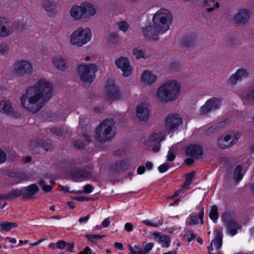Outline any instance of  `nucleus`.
<instances>
[{"label": "nucleus", "instance_id": "40", "mask_svg": "<svg viewBox=\"0 0 254 254\" xmlns=\"http://www.w3.org/2000/svg\"><path fill=\"white\" fill-rule=\"evenodd\" d=\"M209 216L210 218L214 222H216L218 218V208L216 206L213 205L211 207Z\"/></svg>", "mask_w": 254, "mask_h": 254}, {"label": "nucleus", "instance_id": "13", "mask_svg": "<svg viewBox=\"0 0 254 254\" xmlns=\"http://www.w3.org/2000/svg\"><path fill=\"white\" fill-rule=\"evenodd\" d=\"M115 64L122 71L123 76L128 77L132 74L133 68L128 58L120 57L116 60Z\"/></svg>", "mask_w": 254, "mask_h": 254}, {"label": "nucleus", "instance_id": "1", "mask_svg": "<svg viewBox=\"0 0 254 254\" xmlns=\"http://www.w3.org/2000/svg\"><path fill=\"white\" fill-rule=\"evenodd\" d=\"M54 93L52 83L46 78H40L26 88L19 98L20 104L25 110L35 113L51 99Z\"/></svg>", "mask_w": 254, "mask_h": 254}, {"label": "nucleus", "instance_id": "59", "mask_svg": "<svg viewBox=\"0 0 254 254\" xmlns=\"http://www.w3.org/2000/svg\"><path fill=\"white\" fill-rule=\"evenodd\" d=\"M125 229L127 232H131L133 229L132 225L130 223H127L125 225Z\"/></svg>", "mask_w": 254, "mask_h": 254}, {"label": "nucleus", "instance_id": "41", "mask_svg": "<svg viewBox=\"0 0 254 254\" xmlns=\"http://www.w3.org/2000/svg\"><path fill=\"white\" fill-rule=\"evenodd\" d=\"M242 168L240 165H238L235 168L233 176L235 181H239L242 179Z\"/></svg>", "mask_w": 254, "mask_h": 254}, {"label": "nucleus", "instance_id": "42", "mask_svg": "<svg viewBox=\"0 0 254 254\" xmlns=\"http://www.w3.org/2000/svg\"><path fill=\"white\" fill-rule=\"evenodd\" d=\"M194 174L195 173L192 172L186 175V180L184 185V188H187L189 187L194 177Z\"/></svg>", "mask_w": 254, "mask_h": 254}, {"label": "nucleus", "instance_id": "43", "mask_svg": "<svg viewBox=\"0 0 254 254\" xmlns=\"http://www.w3.org/2000/svg\"><path fill=\"white\" fill-rule=\"evenodd\" d=\"M86 237L89 241L93 243H96L98 240L102 239L103 236L100 235H87Z\"/></svg>", "mask_w": 254, "mask_h": 254}, {"label": "nucleus", "instance_id": "19", "mask_svg": "<svg viewBox=\"0 0 254 254\" xmlns=\"http://www.w3.org/2000/svg\"><path fill=\"white\" fill-rule=\"evenodd\" d=\"M52 63L53 66L58 70L64 71L68 68L66 60L60 55H56L52 58Z\"/></svg>", "mask_w": 254, "mask_h": 254}, {"label": "nucleus", "instance_id": "4", "mask_svg": "<svg viewBox=\"0 0 254 254\" xmlns=\"http://www.w3.org/2000/svg\"><path fill=\"white\" fill-rule=\"evenodd\" d=\"M116 134L115 121L112 119H108L101 122L96 127L94 137L100 142L111 140Z\"/></svg>", "mask_w": 254, "mask_h": 254}, {"label": "nucleus", "instance_id": "54", "mask_svg": "<svg viewBox=\"0 0 254 254\" xmlns=\"http://www.w3.org/2000/svg\"><path fill=\"white\" fill-rule=\"evenodd\" d=\"M67 243L63 241H59L57 243V247L59 249L62 250L66 247Z\"/></svg>", "mask_w": 254, "mask_h": 254}, {"label": "nucleus", "instance_id": "21", "mask_svg": "<svg viewBox=\"0 0 254 254\" xmlns=\"http://www.w3.org/2000/svg\"><path fill=\"white\" fill-rule=\"evenodd\" d=\"M154 247L153 243H147L144 248L142 249L138 245H135L132 247L131 245H129L128 247L129 249V254H149V252L152 250Z\"/></svg>", "mask_w": 254, "mask_h": 254}, {"label": "nucleus", "instance_id": "46", "mask_svg": "<svg viewBox=\"0 0 254 254\" xmlns=\"http://www.w3.org/2000/svg\"><path fill=\"white\" fill-rule=\"evenodd\" d=\"M9 51L8 46L3 43H0V55H4L8 53Z\"/></svg>", "mask_w": 254, "mask_h": 254}, {"label": "nucleus", "instance_id": "53", "mask_svg": "<svg viewBox=\"0 0 254 254\" xmlns=\"http://www.w3.org/2000/svg\"><path fill=\"white\" fill-rule=\"evenodd\" d=\"M185 237L188 241H190L194 239L195 237V235L192 232H188L186 235Z\"/></svg>", "mask_w": 254, "mask_h": 254}, {"label": "nucleus", "instance_id": "22", "mask_svg": "<svg viewBox=\"0 0 254 254\" xmlns=\"http://www.w3.org/2000/svg\"><path fill=\"white\" fill-rule=\"evenodd\" d=\"M13 29L5 17H0V36L5 37L13 32Z\"/></svg>", "mask_w": 254, "mask_h": 254}, {"label": "nucleus", "instance_id": "47", "mask_svg": "<svg viewBox=\"0 0 254 254\" xmlns=\"http://www.w3.org/2000/svg\"><path fill=\"white\" fill-rule=\"evenodd\" d=\"M91 172L88 171L81 170L79 171L77 175V177L88 178L91 176Z\"/></svg>", "mask_w": 254, "mask_h": 254}, {"label": "nucleus", "instance_id": "24", "mask_svg": "<svg viewBox=\"0 0 254 254\" xmlns=\"http://www.w3.org/2000/svg\"><path fill=\"white\" fill-rule=\"evenodd\" d=\"M222 245V235L221 229L215 230V238L211 241L210 246L208 248L214 249L218 251L221 247Z\"/></svg>", "mask_w": 254, "mask_h": 254}, {"label": "nucleus", "instance_id": "30", "mask_svg": "<svg viewBox=\"0 0 254 254\" xmlns=\"http://www.w3.org/2000/svg\"><path fill=\"white\" fill-rule=\"evenodd\" d=\"M225 134L227 138H228V140L230 141L231 147L238 143L239 138L241 136V133L238 131H231Z\"/></svg>", "mask_w": 254, "mask_h": 254}, {"label": "nucleus", "instance_id": "60", "mask_svg": "<svg viewBox=\"0 0 254 254\" xmlns=\"http://www.w3.org/2000/svg\"><path fill=\"white\" fill-rule=\"evenodd\" d=\"M74 147L77 149H82L84 147L83 143L80 141H76L74 143Z\"/></svg>", "mask_w": 254, "mask_h": 254}, {"label": "nucleus", "instance_id": "61", "mask_svg": "<svg viewBox=\"0 0 254 254\" xmlns=\"http://www.w3.org/2000/svg\"><path fill=\"white\" fill-rule=\"evenodd\" d=\"M203 215L204 211L203 209H201L198 213V218L200 220L201 224H203Z\"/></svg>", "mask_w": 254, "mask_h": 254}, {"label": "nucleus", "instance_id": "58", "mask_svg": "<svg viewBox=\"0 0 254 254\" xmlns=\"http://www.w3.org/2000/svg\"><path fill=\"white\" fill-rule=\"evenodd\" d=\"M72 199L78 200V201H87L89 200V198L84 196H75L72 197Z\"/></svg>", "mask_w": 254, "mask_h": 254}, {"label": "nucleus", "instance_id": "63", "mask_svg": "<svg viewBox=\"0 0 254 254\" xmlns=\"http://www.w3.org/2000/svg\"><path fill=\"white\" fill-rule=\"evenodd\" d=\"M145 172V167L143 166L138 167L137 169V173L139 175L142 174Z\"/></svg>", "mask_w": 254, "mask_h": 254}, {"label": "nucleus", "instance_id": "51", "mask_svg": "<svg viewBox=\"0 0 254 254\" xmlns=\"http://www.w3.org/2000/svg\"><path fill=\"white\" fill-rule=\"evenodd\" d=\"M170 166V164L169 163H165L158 167V170L160 172L164 173L168 170Z\"/></svg>", "mask_w": 254, "mask_h": 254}, {"label": "nucleus", "instance_id": "62", "mask_svg": "<svg viewBox=\"0 0 254 254\" xmlns=\"http://www.w3.org/2000/svg\"><path fill=\"white\" fill-rule=\"evenodd\" d=\"M208 250L209 254H221V252L219 250L215 251L214 249H212L211 248H208Z\"/></svg>", "mask_w": 254, "mask_h": 254}, {"label": "nucleus", "instance_id": "56", "mask_svg": "<svg viewBox=\"0 0 254 254\" xmlns=\"http://www.w3.org/2000/svg\"><path fill=\"white\" fill-rule=\"evenodd\" d=\"M110 224V220L109 218L105 219L102 222V226L104 228L108 227Z\"/></svg>", "mask_w": 254, "mask_h": 254}, {"label": "nucleus", "instance_id": "31", "mask_svg": "<svg viewBox=\"0 0 254 254\" xmlns=\"http://www.w3.org/2000/svg\"><path fill=\"white\" fill-rule=\"evenodd\" d=\"M216 144L217 147L222 149L231 147L230 141H229L228 138H227L225 133L221 135L217 138Z\"/></svg>", "mask_w": 254, "mask_h": 254}, {"label": "nucleus", "instance_id": "57", "mask_svg": "<svg viewBox=\"0 0 254 254\" xmlns=\"http://www.w3.org/2000/svg\"><path fill=\"white\" fill-rule=\"evenodd\" d=\"M89 218L90 215H87L86 216L80 218L78 220V221L80 223H87Z\"/></svg>", "mask_w": 254, "mask_h": 254}, {"label": "nucleus", "instance_id": "45", "mask_svg": "<svg viewBox=\"0 0 254 254\" xmlns=\"http://www.w3.org/2000/svg\"><path fill=\"white\" fill-rule=\"evenodd\" d=\"M175 152L176 149L174 147H171L170 148L167 155V158L168 161H172L174 160L175 158Z\"/></svg>", "mask_w": 254, "mask_h": 254}, {"label": "nucleus", "instance_id": "12", "mask_svg": "<svg viewBox=\"0 0 254 254\" xmlns=\"http://www.w3.org/2000/svg\"><path fill=\"white\" fill-rule=\"evenodd\" d=\"M106 94L107 97L111 99H125L129 95V91H122L120 92L114 83H108L106 86Z\"/></svg>", "mask_w": 254, "mask_h": 254}, {"label": "nucleus", "instance_id": "17", "mask_svg": "<svg viewBox=\"0 0 254 254\" xmlns=\"http://www.w3.org/2000/svg\"><path fill=\"white\" fill-rule=\"evenodd\" d=\"M223 219L225 225L227 228L228 232L232 236L235 235L237 233V229L239 228L235 219L231 217L229 213L224 214L223 216Z\"/></svg>", "mask_w": 254, "mask_h": 254}, {"label": "nucleus", "instance_id": "36", "mask_svg": "<svg viewBox=\"0 0 254 254\" xmlns=\"http://www.w3.org/2000/svg\"><path fill=\"white\" fill-rule=\"evenodd\" d=\"M0 226L2 231L8 232L16 228L17 224L12 222H0Z\"/></svg>", "mask_w": 254, "mask_h": 254}, {"label": "nucleus", "instance_id": "18", "mask_svg": "<svg viewBox=\"0 0 254 254\" xmlns=\"http://www.w3.org/2000/svg\"><path fill=\"white\" fill-rule=\"evenodd\" d=\"M144 36L149 40H155L158 38L160 34H162V31L158 30L155 25H148L142 29Z\"/></svg>", "mask_w": 254, "mask_h": 254}, {"label": "nucleus", "instance_id": "33", "mask_svg": "<svg viewBox=\"0 0 254 254\" xmlns=\"http://www.w3.org/2000/svg\"><path fill=\"white\" fill-rule=\"evenodd\" d=\"M165 133L160 130H155L150 135V139L157 143H160L166 138Z\"/></svg>", "mask_w": 254, "mask_h": 254}, {"label": "nucleus", "instance_id": "9", "mask_svg": "<svg viewBox=\"0 0 254 254\" xmlns=\"http://www.w3.org/2000/svg\"><path fill=\"white\" fill-rule=\"evenodd\" d=\"M13 72L17 75H30L34 72V67L31 62L20 60L15 62L13 66Z\"/></svg>", "mask_w": 254, "mask_h": 254}, {"label": "nucleus", "instance_id": "29", "mask_svg": "<svg viewBox=\"0 0 254 254\" xmlns=\"http://www.w3.org/2000/svg\"><path fill=\"white\" fill-rule=\"evenodd\" d=\"M21 195H23L22 189H13L6 194H0V200L13 199Z\"/></svg>", "mask_w": 254, "mask_h": 254}, {"label": "nucleus", "instance_id": "23", "mask_svg": "<svg viewBox=\"0 0 254 254\" xmlns=\"http://www.w3.org/2000/svg\"><path fill=\"white\" fill-rule=\"evenodd\" d=\"M157 80V76L149 70H145L141 75L140 81L145 85H151Z\"/></svg>", "mask_w": 254, "mask_h": 254}, {"label": "nucleus", "instance_id": "10", "mask_svg": "<svg viewBox=\"0 0 254 254\" xmlns=\"http://www.w3.org/2000/svg\"><path fill=\"white\" fill-rule=\"evenodd\" d=\"M135 117L142 123L148 122L151 118V109L147 101H142L136 105L135 109Z\"/></svg>", "mask_w": 254, "mask_h": 254}, {"label": "nucleus", "instance_id": "2", "mask_svg": "<svg viewBox=\"0 0 254 254\" xmlns=\"http://www.w3.org/2000/svg\"><path fill=\"white\" fill-rule=\"evenodd\" d=\"M181 93V84L174 79L164 81L156 88L154 98L160 104H166L176 101Z\"/></svg>", "mask_w": 254, "mask_h": 254}, {"label": "nucleus", "instance_id": "27", "mask_svg": "<svg viewBox=\"0 0 254 254\" xmlns=\"http://www.w3.org/2000/svg\"><path fill=\"white\" fill-rule=\"evenodd\" d=\"M107 43L112 47H117L120 44L119 35L116 32H109L106 38Z\"/></svg>", "mask_w": 254, "mask_h": 254}, {"label": "nucleus", "instance_id": "39", "mask_svg": "<svg viewBox=\"0 0 254 254\" xmlns=\"http://www.w3.org/2000/svg\"><path fill=\"white\" fill-rule=\"evenodd\" d=\"M142 222L146 226L153 227H158L162 225L163 223L162 219L159 220L158 221H154L153 220L146 219L143 220Z\"/></svg>", "mask_w": 254, "mask_h": 254}, {"label": "nucleus", "instance_id": "64", "mask_svg": "<svg viewBox=\"0 0 254 254\" xmlns=\"http://www.w3.org/2000/svg\"><path fill=\"white\" fill-rule=\"evenodd\" d=\"M81 254H95L92 253L90 249L89 248L86 247L84 249V251L82 253H81Z\"/></svg>", "mask_w": 254, "mask_h": 254}, {"label": "nucleus", "instance_id": "28", "mask_svg": "<svg viewBox=\"0 0 254 254\" xmlns=\"http://www.w3.org/2000/svg\"><path fill=\"white\" fill-rule=\"evenodd\" d=\"M39 190L38 187L35 184L31 185L28 187L22 188L23 197L24 198H31Z\"/></svg>", "mask_w": 254, "mask_h": 254}, {"label": "nucleus", "instance_id": "8", "mask_svg": "<svg viewBox=\"0 0 254 254\" xmlns=\"http://www.w3.org/2000/svg\"><path fill=\"white\" fill-rule=\"evenodd\" d=\"M183 124V119L181 115L177 113L168 114L164 118L163 127L168 133H173L178 130Z\"/></svg>", "mask_w": 254, "mask_h": 254}, {"label": "nucleus", "instance_id": "7", "mask_svg": "<svg viewBox=\"0 0 254 254\" xmlns=\"http://www.w3.org/2000/svg\"><path fill=\"white\" fill-rule=\"evenodd\" d=\"M98 70V65L93 63L81 62L77 67V75L84 83H92L95 78Z\"/></svg>", "mask_w": 254, "mask_h": 254}, {"label": "nucleus", "instance_id": "55", "mask_svg": "<svg viewBox=\"0 0 254 254\" xmlns=\"http://www.w3.org/2000/svg\"><path fill=\"white\" fill-rule=\"evenodd\" d=\"M6 154L2 150L0 149V163H2L6 159Z\"/></svg>", "mask_w": 254, "mask_h": 254}, {"label": "nucleus", "instance_id": "37", "mask_svg": "<svg viewBox=\"0 0 254 254\" xmlns=\"http://www.w3.org/2000/svg\"><path fill=\"white\" fill-rule=\"evenodd\" d=\"M116 25L118 29L123 32H126L128 31L129 25L128 23L125 20H121L117 22Z\"/></svg>", "mask_w": 254, "mask_h": 254}, {"label": "nucleus", "instance_id": "6", "mask_svg": "<svg viewBox=\"0 0 254 254\" xmlns=\"http://www.w3.org/2000/svg\"><path fill=\"white\" fill-rule=\"evenodd\" d=\"M92 32L86 27L80 26L75 29L69 36V42L72 46L81 47L91 40Z\"/></svg>", "mask_w": 254, "mask_h": 254}, {"label": "nucleus", "instance_id": "11", "mask_svg": "<svg viewBox=\"0 0 254 254\" xmlns=\"http://www.w3.org/2000/svg\"><path fill=\"white\" fill-rule=\"evenodd\" d=\"M222 100L220 98L213 97L206 101L200 110L201 115H206L211 111L219 109L222 105Z\"/></svg>", "mask_w": 254, "mask_h": 254}, {"label": "nucleus", "instance_id": "14", "mask_svg": "<svg viewBox=\"0 0 254 254\" xmlns=\"http://www.w3.org/2000/svg\"><path fill=\"white\" fill-rule=\"evenodd\" d=\"M249 76V73L246 69L240 68L231 75L227 80V82L229 85L234 86L237 84L238 81H241Z\"/></svg>", "mask_w": 254, "mask_h": 254}, {"label": "nucleus", "instance_id": "34", "mask_svg": "<svg viewBox=\"0 0 254 254\" xmlns=\"http://www.w3.org/2000/svg\"><path fill=\"white\" fill-rule=\"evenodd\" d=\"M202 4L208 12H212L219 7V4L216 0H203Z\"/></svg>", "mask_w": 254, "mask_h": 254}, {"label": "nucleus", "instance_id": "15", "mask_svg": "<svg viewBox=\"0 0 254 254\" xmlns=\"http://www.w3.org/2000/svg\"><path fill=\"white\" fill-rule=\"evenodd\" d=\"M251 12L246 8H242L238 10L233 18L235 23L239 25L246 24L250 19Z\"/></svg>", "mask_w": 254, "mask_h": 254}, {"label": "nucleus", "instance_id": "49", "mask_svg": "<svg viewBox=\"0 0 254 254\" xmlns=\"http://www.w3.org/2000/svg\"><path fill=\"white\" fill-rule=\"evenodd\" d=\"M198 223V218L196 215H191L190 216L188 224L190 225L193 226Z\"/></svg>", "mask_w": 254, "mask_h": 254}, {"label": "nucleus", "instance_id": "26", "mask_svg": "<svg viewBox=\"0 0 254 254\" xmlns=\"http://www.w3.org/2000/svg\"><path fill=\"white\" fill-rule=\"evenodd\" d=\"M153 239L157 240L163 248H168L170 245V238L165 235L155 232L153 234Z\"/></svg>", "mask_w": 254, "mask_h": 254}, {"label": "nucleus", "instance_id": "5", "mask_svg": "<svg viewBox=\"0 0 254 254\" xmlns=\"http://www.w3.org/2000/svg\"><path fill=\"white\" fill-rule=\"evenodd\" d=\"M173 21L171 12L167 9L161 8L158 10L152 17V22L157 28L165 33L170 27Z\"/></svg>", "mask_w": 254, "mask_h": 254}, {"label": "nucleus", "instance_id": "44", "mask_svg": "<svg viewBox=\"0 0 254 254\" xmlns=\"http://www.w3.org/2000/svg\"><path fill=\"white\" fill-rule=\"evenodd\" d=\"M27 25V20L26 19H21L19 20L16 23V27L19 29L22 30Z\"/></svg>", "mask_w": 254, "mask_h": 254}, {"label": "nucleus", "instance_id": "32", "mask_svg": "<svg viewBox=\"0 0 254 254\" xmlns=\"http://www.w3.org/2000/svg\"><path fill=\"white\" fill-rule=\"evenodd\" d=\"M241 97L245 102H252L254 101V86L243 92Z\"/></svg>", "mask_w": 254, "mask_h": 254}, {"label": "nucleus", "instance_id": "38", "mask_svg": "<svg viewBox=\"0 0 254 254\" xmlns=\"http://www.w3.org/2000/svg\"><path fill=\"white\" fill-rule=\"evenodd\" d=\"M129 165V163L126 160H121L117 162L114 166V169L116 170H123L127 168Z\"/></svg>", "mask_w": 254, "mask_h": 254}, {"label": "nucleus", "instance_id": "20", "mask_svg": "<svg viewBox=\"0 0 254 254\" xmlns=\"http://www.w3.org/2000/svg\"><path fill=\"white\" fill-rule=\"evenodd\" d=\"M0 112L10 117H15L16 111L12 103L8 100L0 102Z\"/></svg>", "mask_w": 254, "mask_h": 254}, {"label": "nucleus", "instance_id": "16", "mask_svg": "<svg viewBox=\"0 0 254 254\" xmlns=\"http://www.w3.org/2000/svg\"><path fill=\"white\" fill-rule=\"evenodd\" d=\"M58 1L55 0H42L41 7L45 10L49 16L56 15L58 13L57 7Z\"/></svg>", "mask_w": 254, "mask_h": 254}, {"label": "nucleus", "instance_id": "52", "mask_svg": "<svg viewBox=\"0 0 254 254\" xmlns=\"http://www.w3.org/2000/svg\"><path fill=\"white\" fill-rule=\"evenodd\" d=\"M93 190V187L91 185L87 184L84 186L83 188V192L88 194L91 193Z\"/></svg>", "mask_w": 254, "mask_h": 254}, {"label": "nucleus", "instance_id": "3", "mask_svg": "<svg viewBox=\"0 0 254 254\" xmlns=\"http://www.w3.org/2000/svg\"><path fill=\"white\" fill-rule=\"evenodd\" d=\"M96 9L92 2L84 1L72 6L69 14L74 21H88L96 15Z\"/></svg>", "mask_w": 254, "mask_h": 254}, {"label": "nucleus", "instance_id": "48", "mask_svg": "<svg viewBox=\"0 0 254 254\" xmlns=\"http://www.w3.org/2000/svg\"><path fill=\"white\" fill-rule=\"evenodd\" d=\"M39 185L42 187V190L45 192H49L52 189V187L50 185H45V182L43 180H40L39 182Z\"/></svg>", "mask_w": 254, "mask_h": 254}, {"label": "nucleus", "instance_id": "35", "mask_svg": "<svg viewBox=\"0 0 254 254\" xmlns=\"http://www.w3.org/2000/svg\"><path fill=\"white\" fill-rule=\"evenodd\" d=\"M132 54L137 60L141 59H148L150 57L149 53H147L144 50L139 48H134L132 50Z\"/></svg>", "mask_w": 254, "mask_h": 254}, {"label": "nucleus", "instance_id": "25", "mask_svg": "<svg viewBox=\"0 0 254 254\" xmlns=\"http://www.w3.org/2000/svg\"><path fill=\"white\" fill-rule=\"evenodd\" d=\"M186 153L188 155L197 158L202 155L203 150L198 145L191 144L187 148Z\"/></svg>", "mask_w": 254, "mask_h": 254}, {"label": "nucleus", "instance_id": "50", "mask_svg": "<svg viewBox=\"0 0 254 254\" xmlns=\"http://www.w3.org/2000/svg\"><path fill=\"white\" fill-rule=\"evenodd\" d=\"M30 149L33 151L34 152H37V149H39L40 147V146L38 144L36 141H32L29 146Z\"/></svg>", "mask_w": 254, "mask_h": 254}]
</instances>
